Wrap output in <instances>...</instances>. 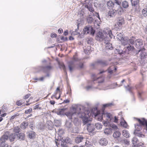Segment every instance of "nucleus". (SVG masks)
Listing matches in <instances>:
<instances>
[{
	"instance_id": "f257e3e1",
	"label": "nucleus",
	"mask_w": 147,
	"mask_h": 147,
	"mask_svg": "<svg viewBox=\"0 0 147 147\" xmlns=\"http://www.w3.org/2000/svg\"><path fill=\"white\" fill-rule=\"evenodd\" d=\"M112 34L111 30L105 32H99L97 34L96 39L98 40L101 41H109L112 38Z\"/></svg>"
},
{
	"instance_id": "f03ea898",
	"label": "nucleus",
	"mask_w": 147,
	"mask_h": 147,
	"mask_svg": "<svg viewBox=\"0 0 147 147\" xmlns=\"http://www.w3.org/2000/svg\"><path fill=\"white\" fill-rule=\"evenodd\" d=\"M137 120L139 123V124H136L135 125V129L134 131V133H137V131H140L142 129V126L146 127V129L147 131V122L144 118L140 119H137Z\"/></svg>"
},
{
	"instance_id": "7ed1b4c3",
	"label": "nucleus",
	"mask_w": 147,
	"mask_h": 147,
	"mask_svg": "<svg viewBox=\"0 0 147 147\" xmlns=\"http://www.w3.org/2000/svg\"><path fill=\"white\" fill-rule=\"evenodd\" d=\"M78 117L81 118L82 120V123L84 125L86 124L87 125L90 123L91 120L89 117V115L86 114L85 113H78Z\"/></svg>"
},
{
	"instance_id": "20e7f679",
	"label": "nucleus",
	"mask_w": 147,
	"mask_h": 147,
	"mask_svg": "<svg viewBox=\"0 0 147 147\" xmlns=\"http://www.w3.org/2000/svg\"><path fill=\"white\" fill-rule=\"evenodd\" d=\"M95 117L97 118L98 120L99 121H101L103 117H106L107 120L110 121H112V119L113 118L112 115L109 113H104L103 115H102L101 114H98V113L97 114L95 115Z\"/></svg>"
},
{
	"instance_id": "39448f33",
	"label": "nucleus",
	"mask_w": 147,
	"mask_h": 147,
	"mask_svg": "<svg viewBox=\"0 0 147 147\" xmlns=\"http://www.w3.org/2000/svg\"><path fill=\"white\" fill-rule=\"evenodd\" d=\"M77 109H76L75 107H73L72 109L70 111L67 112L66 113L65 115L69 119H75L76 115V113H79L77 112Z\"/></svg>"
},
{
	"instance_id": "423d86ee",
	"label": "nucleus",
	"mask_w": 147,
	"mask_h": 147,
	"mask_svg": "<svg viewBox=\"0 0 147 147\" xmlns=\"http://www.w3.org/2000/svg\"><path fill=\"white\" fill-rule=\"evenodd\" d=\"M85 7L87 8L89 11L91 12L90 14L92 16H95L97 18L100 19V17L98 13L95 12L94 10V9L92 7V5L90 3H88L85 5Z\"/></svg>"
},
{
	"instance_id": "0eeeda50",
	"label": "nucleus",
	"mask_w": 147,
	"mask_h": 147,
	"mask_svg": "<svg viewBox=\"0 0 147 147\" xmlns=\"http://www.w3.org/2000/svg\"><path fill=\"white\" fill-rule=\"evenodd\" d=\"M8 136L4 135L0 139V144L1 147H11L10 145H7L5 142L8 138Z\"/></svg>"
},
{
	"instance_id": "6e6552de",
	"label": "nucleus",
	"mask_w": 147,
	"mask_h": 147,
	"mask_svg": "<svg viewBox=\"0 0 147 147\" xmlns=\"http://www.w3.org/2000/svg\"><path fill=\"white\" fill-rule=\"evenodd\" d=\"M69 138H67L66 139L65 138H62L60 139L59 140H57L55 141V142L57 146H58V142H59V143H60L61 145L62 146V147H67V146L66 145V143H68L69 142Z\"/></svg>"
},
{
	"instance_id": "1a4fd4ad",
	"label": "nucleus",
	"mask_w": 147,
	"mask_h": 147,
	"mask_svg": "<svg viewBox=\"0 0 147 147\" xmlns=\"http://www.w3.org/2000/svg\"><path fill=\"white\" fill-rule=\"evenodd\" d=\"M84 34H87L90 32L91 34L94 35L95 31L93 28L90 26H86L84 28L83 30Z\"/></svg>"
},
{
	"instance_id": "9d476101",
	"label": "nucleus",
	"mask_w": 147,
	"mask_h": 147,
	"mask_svg": "<svg viewBox=\"0 0 147 147\" xmlns=\"http://www.w3.org/2000/svg\"><path fill=\"white\" fill-rule=\"evenodd\" d=\"M138 141L137 138L134 137L132 139V143L133 144V147H142L143 145L142 142L138 143Z\"/></svg>"
},
{
	"instance_id": "9b49d317",
	"label": "nucleus",
	"mask_w": 147,
	"mask_h": 147,
	"mask_svg": "<svg viewBox=\"0 0 147 147\" xmlns=\"http://www.w3.org/2000/svg\"><path fill=\"white\" fill-rule=\"evenodd\" d=\"M78 59L76 56H74L73 58V61H71L69 63V68L70 72L73 70V68L74 66V61H77Z\"/></svg>"
},
{
	"instance_id": "f8f14e48",
	"label": "nucleus",
	"mask_w": 147,
	"mask_h": 147,
	"mask_svg": "<svg viewBox=\"0 0 147 147\" xmlns=\"http://www.w3.org/2000/svg\"><path fill=\"white\" fill-rule=\"evenodd\" d=\"M113 8H114V10L116 11L119 14H121V13L123 12L122 8L120 6V5H117L116 4H113Z\"/></svg>"
},
{
	"instance_id": "ddd939ff",
	"label": "nucleus",
	"mask_w": 147,
	"mask_h": 147,
	"mask_svg": "<svg viewBox=\"0 0 147 147\" xmlns=\"http://www.w3.org/2000/svg\"><path fill=\"white\" fill-rule=\"evenodd\" d=\"M143 44V41L140 39H136L134 42V45L137 48H140V46Z\"/></svg>"
},
{
	"instance_id": "4468645a",
	"label": "nucleus",
	"mask_w": 147,
	"mask_h": 147,
	"mask_svg": "<svg viewBox=\"0 0 147 147\" xmlns=\"http://www.w3.org/2000/svg\"><path fill=\"white\" fill-rule=\"evenodd\" d=\"M61 93L60 88L59 87H58L56 90L55 93L54 95L52 96V97H55L57 99H59L60 97Z\"/></svg>"
},
{
	"instance_id": "2eb2a0df",
	"label": "nucleus",
	"mask_w": 147,
	"mask_h": 147,
	"mask_svg": "<svg viewBox=\"0 0 147 147\" xmlns=\"http://www.w3.org/2000/svg\"><path fill=\"white\" fill-rule=\"evenodd\" d=\"M87 125V130L90 133H94L95 129L94 125L89 123Z\"/></svg>"
},
{
	"instance_id": "dca6fc26",
	"label": "nucleus",
	"mask_w": 147,
	"mask_h": 147,
	"mask_svg": "<svg viewBox=\"0 0 147 147\" xmlns=\"http://www.w3.org/2000/svg\"><path fill=\"white\" fill-rule=\"evenodd\" d=\"M92 76L94 77V78H93V80L94 81H95L99 79H100V81H98V83H102L104 81V79L103 78L101 77H98L96 76V75L95 74H92Z\"/></svg>"
},
{
	"instance_id": "f3484780",
	"label": "nucleus",
	"mask_w": 147,
	"mask_h": 147,
	"mask_svg": "<svg viewBox=\"0 0 147 147\" xmlns=\"http://www.w3.org/2000/svg\"><path fill=\"white\" fill-rule=\"evenodd\" d=\"M99 143L101 146H105L108 143V141L106 138H102L99 140Z\"/></svg>"
},
{
	"instance_id": "a211bd4d",
	"label": "nucleus",
	"mask_w": 147,
	"mask_h": 147,
	"mask_svg": "<svg viewBox=\"0 0 147 147\" xmlns=\"http://www.w3.org/2000/svg\"><path fill=\"white\" fill-rule=\"evenodd\" d=\"M117 13L116 11L114 10H112L109 11L108 13L109 16H110V17H114Z\"/></svg>"
},
{
	"instance_id": "6ab92c4d",
	"label": "nucleus",
	"mask_w": 147,
	"mask_h": 147,
	"mask_svg": "<svg viewBox=\"0 0 147 147\" xmlns=\"http://www.w3.org/2000/svg\"><path fill=\"white\" fill-rule=\"evenodd\" d=\"M116 69V67L113 66L109 67L108 69V71L109 73L112 74L113 73L115 72Z\"/></svg>"
},
{
	"instance_id": "aec40b11",
	"label": "nucleus",
	"mask_w": 147,
	"mask_h": 147,
	"mask_svg": "<svg viewBox=\"0 0 147 147\" xmlns=\"http://www.w3.org/2000/svg\"><path fill=\"white\" fill-rule=\"evenodd\" d=\"M109 41L104 42L105 44V48L107 49L112 50L113 49V47L112 44L109 42Z\"/></svg>"
},
{
	"instance_id": "412c9836",
	"label": "nucleus",
	"mask_w": 147,
	"mask_h": 147,
	"mask_svg": "<svg viewBox=\"0 0 147 147\" xmlns=\"http://www.w3.org/2000/svg\"><path fill=\"white\" fill-rule=\"evenodd\" d=\"M122 25H121L119 23H118L117 22H116L114 25V29L118 31L119 30L121 29L122 27Z\"/></svg>"
},
{
	"instance_id": "4be33fe9",
	"label": "nucleus",
	"mask_w": 147,
	"mask_h": 147,
	"mask_svg": "<svg viewBox=\"0 0 147 147\" xmlns=\"http://www.w3.org/2000/svg\"><path fill=\"white\" fill-rule=\"evenodd\" d=\"M122 134L126 138H129L130 135L129 131L126 130H124L122 131Z\"/></svg>"
},
{
	"instance_id": "5701e85b",
	"label": "nucleus",
	"mask_w": 147,
	"mask_h": 147,
	"mask_svg": "<svg viewBox=\"0 0 147 147\" xmlns=\"http://www.w3.org/2000/svg\"><path fill=\"white\" fill-rule=\"evenodd\" d=\"M121 121L120 122L121 125L124 128H127L128 126L127 124L122 117H121Z\"/></svg>"
},
{
	"instance_id": "b1692460",
	"label": "nucleus",
	"mask_w": 147,
	"mask_h": 147,
	"mask_svg": "<svg viewBox=\"0 0 147 147\" xmlns=\"http://www.w3.org/2000/svg\"><path fill=\"white\" fill-rule=\"evenodd\" d=\"M128 40V38L127 37H125L124 38H123L122 40L121 41L122 44L123 45H125L129 43Z\"/></svg>"
},
{
	"instance_id": "393cba45",
	"label": "nucleus",
	"mask_w": 147,
	"mask_h": 147,
	"mask_svg": "<svg viewBox=\"0 0 147 147\" xmlns=\"http://www.w3.org/2000/svg\"><path fill=\"white\" fill-rule=\"evenodd\" d=\"M52 69L53 67L51 65H47L44 67L43 70L44 72H47L52 70Z\"/></svg>"
},
{
	"instance_id": "a878e982",
	"label": "nucleus",
	"mask_w": 147,
	"mask_h": 147,
	"mask_svg": "<svg viewBox=\"0 0 147 147\" xmlns=\"http://www.w3.org/2000/svg\"><path fill=\"white\" fill-rule=\"evenodd\" d=\"M66 127L68 128H71L72 126V122L71 120L67 121L65 124Z\"/></svg>"
},
{
	"instance_id": "bb28decb",
	"label": "nucleus",
	"mask_w": 147,
	"mask_h": 147,
	"mask_svg": "<svg viewBox=\"0 0 147 147\" xmlns=\"http://www.w3.org/2000/svg\"><path fill=\"white\" fill-rule=\"evenodd\" d=\"M124 19L123 18L120 17L117 18L115 20V22H117L118 23L122 25L124 23Z\"/></svg>"
},
{
	"instance_id": "cd10ccee",
	"label": "nucleus",
	"mask_w": 147,
	"mask_h": 147,
	"mask_svg": "<svg viewBox=\"0 0 147 147\" xmlns=\"http://www.w3.org/2000/svg\"><path fill=\"white\" fill-rule=\"evenodd\" d=\"M84 138L81 136L77 137L75 139V142L77 143H79L82 142Z\"/></svg>"
},
{
	"instance_id": "c85d7f7f",
	"label": "nucleus",
	"mask_w": 147,
	"mask_h": 147,
	"mask_svg": "<svg viewBox=\"0 0 147 147\" xmlns=\"http://www.w3.org/2000/svg\"><path fill=\"white\" fill-rule=\"evenodd\" d=\"M65 110V109L64 108L58 109L56 111V113L58 115H63L64 113V111Z\"/></svg>"
},
{
	"instance_id": "c756f323",
	"label": "nucleus",
	"mask_w": 147,
	"mask_h": 147,
	"mask_svg": "<svg viewBox=\"0 0 147 147\" xmlns=\"http://www.w3.org/2000/svg\"><path fill=\"white\" fill-rule=\"evenodd\" d=\"M114 3L112 1H109L107 3V7L109 9H111L113 8Z\"/></svg>"
},
{
	"instance_id": "7c9ffc66",
	"label": "nucleus",
	"mask_w": 147,
	"mask_h": 147,
	"mask_svg": "<svg viewBox=\"0 0 147 147\" xmlns=\"http://www.w3.org/2000/svg\"><path fill=\"white\" fill-rule=\"evenodd\" d=\"M16 137V134H12L9 136V139L11 142H12L15 140Z\"/></svg>"
},
{
	"instance_id": "2f4dec72",
	"label": "nucleus",
	"mask_w": 147,
	"mask_h": 147,
	"mask_svg": "<svg viewBox=\"0 0 147 147\" xmlns=\"http://www.w3.org/2000/svg\"><path fill=\"white\" fill-rule=\"evenodd\" d=\"M121 135V133L118 131H116L115 132L113 135V137L115 138H117L120 137Z\"/></svg>"
},
{
	"instance_id": "473e14b6",
	"label": "nucleus",
	"mask_w": 147,
	"mask_h": 147,
	"mask_svg": "<svg viewBox=\"0 0 147 147\" xmlns=\"http://www.w3.org/2000/svg\"><path fill=\"white\" fill-rule=\"evenodd\" d=\"M131 1L133 6H136L138 5L139 2V0H131Z\"/></svg>"
},
{
	"instance_id": "72a5a7b5",
	"label": "nucleus",
	"mask_w": 147,
	"mask_h": 147,
	"mask_svg": "<svg viewBox=\"0 0 147 147\" xmlns=\"http://www.w3.org/2000/svg\"><path fill=\"white\" fill-rule=\"evenodd\" d=\"M28 125V122H23L21 125V127L23 129H25Z\"/></svg>"
},
{
	"instance_id": "f704fd0d",
	"label": "nucleus",
	"mask_w": 147,
	"mask_h": 147,
	"mask_svg": "<svg viewBox=\"0 0 147 147\" xmlns=\"http://www.w3.org/2000/svg\"><path fill=\"white\" fill-rule=\"evenodd\" d=\"M18 137L20 140H24V139L25 135L23 133H20L18 135Z\"/></svg>"
},
{
	"instance_id": "c9c22d12",
	"label": "nucleus",
	"mask_w": 147,
	"mask_h": 147,
	"mask_svg": "<svg viewBox=\"0 0 147 147\" xmlns=\"http://www.w3.org/2000/svg\"><path fill=\"white\" fill-rule=\"evenodd\" d=\"M97 129H102V124H101L100 123H96L95 125Z\"/></svg>"
},
{
	"instance_id": "e433bc0d",
	"label": "nucleus",
	"mask_w": 147,
	"mask_h": 147,
	"mask_svg": "<svg viewBox=\"0 0 147 147\" xmlns=\"http://www.w3.org/2000/svg\"><path fill=\"white\" fill-rule=\"evenodd\" d=\"M35 133L34 131L30 132L28 134V136L30 138H32L34 137Z\"/></svg>"
},
{
	"instance_id": "4c0bfd02",
	"label": "nucleus",
	"mask_w": 147,
	"mask_h": 147,
	"mask_svg": "<svg viewBox=\"0 0 147 147\" xmlns=\"http://www.w3.org/2000/svg\"><path fill=\"white\" fill-rule=\"evenodd\" d=\"M122 5L124 8H127L128 6V3L127 1H125L123 2Z\"/></svg>"
},
{
	"instance_id": "58836bf2",
	"label": "nucleus",
	"mask_w": 147,
	"mask_h": 147,
	"mask_svg": "<svg viewBox=\"0 0 147 147\" xmlns=\"http://www.w3.org/2000/svg\"><path fill=\"white\" fill-rule=\"evenodd\" d=\"M87 43L88 44H92L93 43V38L91 37H89L87 39Z\"/></svg>"
},
{
	"instance_id": "ea45409f",
	"label": "nucleus",
	"mask_w": 147,
	"mask_h": 147,
	"mask_svg": "<svg viewBox=\"0 0 147 147\" xmlns=\"http://www.w3.org/2000/svg\"><path fill=\"white\" fill-rule=\"evenodd\" d=\"M87 21L88 23H91L93 20V18L92 17H90V16H88L87 18Z\"/></svg>"
},
{
	"instance_id": "a19ab883",
	"label": "nucleus",
	"mask_w": 147,
	"mask_h": 147,
	"mask_svg": "<svg viewBox=\"0 0 147 147\" xmlns=\"http://www.w3.org/2000/svg\"><path fill=\"white\" fill-rule=\"evenodd\" d=\"M110 121H103V123L104 126H110Z\"/></svg>"
},
{
	"instance_id": "79ce46f5",
	"label": "nucleus",
	"mask_w": 147,
	"mask_h": 147,
	"mask_svg": "<svg viewBox=\"0 0 147 147\" xmlns=\"http://www.w3.org/2000/svg\"><path fill=\"white\" fill-rule=\"evenodd\" d=\"M142 15L146 17L147 16V8L144 9L142 11Z\"/></svg>"
},
{
	"instance_id": "37998d69",
	"label": "nucleus",
	"mask_w": 147,
	"mask_h": 147,
	"mask_svg": "<svg viewBox=\"0 0 147 147\" xmlns=\"http://www.w3.org/2000/svg\"><path fill=\"white\" fill-rule=\"evenodd\" d=\"M128 42L130 44H131V45H133L134 44V42L135 41V39L134 37H132V39H129L128 40Z\"/></svg>"
},
{
	"instance_id": "c03bdc74",
	"label": "nucleus",
	"mask_w": 147,
	"mask_h": 147,
	"mask_svg": "<svg viewBox=\"0 0 147 147\" xmlns=\"http://www.w3.org/2000/svg\"><path fill=\"white\" fill-rule=\"evenodd\" d=\"M122 36V34L120 33L117 35V38L119 40L121 41L123 38Z\"/></svg>"
},
{
	"instance_id": "a18cd8bd",
	"label": "nucleus",
	"mask_w": 147,
	"mask_h": 147,
	"mask_svg": "<svg viewBox=\"0 0 147 147\" xmlns=\"http://www.w3.org/2000/svg\"><path fill=\"white\" fill-rule=\"evenodd\" d=\"M111 130L109 128H105L104 130V133L106 134H109L110 133Z\"/></svg>"
},
{
	"instance_id": "49530a36",
	"label": "nucleus",
	"mask_w": 147,
	"mask_h": 147,
	"mask_svg": "<svg viewBox=\"0 0 147 147\" xmlns=\"http://www.w3.org/2000/svg\"><path fill=\"white\" fill-rule=\"evenodd\" d=\"M110 126L115 130H117L118 129L117 126L113 123H111Z\"/></svg>"
},
{
	"instance_id": "de8ad7c7",
	"label": "nucleus",
	"mask_w": 147,
	"mask_h": 147,
	"mask_svg": "<svg viewBox=\"0 0 147 147\" xmlns=\"http://www.w3.org/2000/svg\"><path fill=\"white\" fill-rule=\"evenodd\" d=\"M14 131L16 133H19L20 131V129L19 127H15L13 129Z\"/></svg>"
},
{
	"instance_id": "09e8293b",
	"label": "nucleus",
	"mask_w": 147,
	"mask_h": 147,
	"mask_svg": "<svg viewBox=\"0 0 147 147\" xmlns=\"http://www.w3.org/2000/svg\"><path fill=\"white\" fill-rule=\"evenodd\" d=\"M49 123L50 125H48V128L49 129L51 130L53 128V124L51 121H50Z\"/></svg>"
},
{
	"instance_id": "8fccbe9b",
	"label": "nucleus",
	"mask_w": 147,
	"mask_h": 147,
	"mask_svg": "<svg viewBox=\"0 0 147 147\" xmlns=\"http://www.w3.org/2000/svg\"><path fill=\"white\" fill-rule=\"evenodd\" d=\"M80 34V32L78 31L77 29H76L71 34L72 35H75Z\"/></svg>"
},
{
	"instance_id": "3c124183",
	"label": "nucleus",
	"mask_w": 147,
	"mask_h": 147,
	"mask_svg": "<svg viewBox=\"0 0 147 147\" xmlns=\"http://www.w3.org/2000/svg\"><path fill=\"white\" fill-rule=\"evenodd\" d=\"M58 134L59 135L61 136L64 133V131L62 129H60L58 130Z\"/></svg>"
},
{
	"instance_id": "603ef678",
	"label": "nucleus",
	"mask_w": 147,
	"mask_h": 147,
	"mask_svg": "<svg viewBox=\"0 0 147 147\" xmlns=\"http://www.w3.org/2000/svg\"><path fill=\"white\" fill-rule=\"evenodd\" d=\"M32 109L31 108L29 109H28L26 110L25 111V113L26 114L30 113L32 112Z\"/></svg>"
},
{
	"instance_id": "864d4df0",
	"label": "nucleus",
	"mask_w": 147,
	"mask_h": 147,
	"mask_svg": "<svg viewBox=\"0 0 147 147\" xmlns=\"http://www.w3.org/2000/svg\"><path fill=\"white\" fill-rule=\"evenodd\" d=\"M127 48L129 51H132L134 49V47L133 46L130 45L127 47Z\"/></svg>"
},
{
	"instance_id": "5fc2aeb1",
	"label": "nucleus",
	"mask_w": 147,
	"mask_h": 147,
	"mask_svg": "<svg viewBox=\"0 0 147 147\" xmlns=\"http://www.w3.org/2000/svg\"><path fill=\"white\" fill-rule=\"evenodd\" d=\"M112 105V104L111 103H108L106 104H104L103 105V107H108L110 106L111 105Z\"/></svg>"
},
{
	"instance_id": "6e6d98bb",
	"label": "nucleus",
	"mask_w": 147,
	"mask_h": 147,
	"mask_svg": "<svg viewBox=\"0 0 147 147\" xmlns=\"http://www.w3.org/2000/svg\"><path fill=\"white\" fill-rule=\"evenodd\" d=\"M118 118L115 116L114 117V121H113L115 123H118Z\"/></svg>"
},
{
	"instance_id": "4d7b16f0",
	"label": "nucleus",
	"mask_w": 147,
	"mask_h": 147,
	"mask_svg": "<svg viewBox=\"0 0 147 147\" xmlns=\"http://www.w3.org/2000/svg\"><path fill=\"white\" fill-rule=\"evenodd\" d=\"M114 4H116L117 5H119L120 6V5L121 4V2H120L119 1H118V0L115 1V2L114 3Z\"/></svg>"
},
{
	"instance_id": "13d9d810",
	"label": "nucleus",
	"mask_w": 147,
	"mask_h": 147,
	"mask_svg": "<svg viewBox=\"0 0 147 147\" xmlns=\"http://www.w3.org/2000/svg\"><path fill=\"white\" fill-rule=\"evenodd\" d=\"M60 67L61 68H62L64 71L65 70V67L63 64H62L61 65Z\"/></svg>"
},
{
	"instance_id": "bf43d9fd",
	"label": "nucleus",
	"mask_w": 147,
	"mask_h": 147,
	"mask_svg": "<svg viewBox=\"0 0 147 147\" xmlns=\"http://www.w3.org/2000/svg\"><path fill=\"white\" fill-rule=\"evenodd\" d=\"M16 104L18 106H20L22 105V103L20 101H17L16 102Z\"/></svg>"
},
{
	"instance_id": "052dcab7",
	"label": "nucleus",
	"mask_w": 147,
	"mask_h": 147,
	"mask_svg": "<svg viewBox=\"0 0 147 147\" xmlns=\"http://www.w3.org/2000/svg\"><path fill=\"white\" fill-rule=\"evenodd\" d=\"M57 36V35L56 34L53 33V34H51V36L52 38H54L56 37Z\"/></svg>"
},
{
	"instance_id": "680f3d73",
	"label": "nucleus",
	"mask_w": 147,
	"mask_h": 147,
	"mask_svg": "<svg viewBox=\"0 0 147 147\" xmlns=\"http://www.w3.org/2000/svg\"><path fill=\"white\" fill-rule=\"evenodd\" d=\"M30 96V94H27L24 96V98L25 99H27Z\"/></svg>"
},
{
	"instance_id": "e2e57ef3",
	"label": "nucleus",
	"mask_w": 147,
	"mask_h": 147,
	"mask_svg": "<svg viewBox=\"0 0 147 147\" xmlns=\"http://www.w3.org/2000/svg\"><path fill=\"white\" fill-rule=\"evenodd\" d=\"M98 63L100 64H103L104 63V62L101 60H99L98 61Z\"/></svg>"
},
{
	"instance_id": "0e129e2a",
	"label": "nucleus",
	"mask_w": 147,
	"mask_h": 147,
	"mask_svg": "<svg viewBox=\"0 0 147 147\" xmlns=\"http://www.w3.org/2000/svg\"><path fill=\"white\" fill-rule=\"evenodd\" d=\"M63 34L65 36H67L68 34V32L67 30H66L64 32Z\"/></svg>"
},
{
	"instance_id": "69168bd1",
	"label": "nucleus",
	"mask_w": 147,
	"mask_h": 147,
	"mask_svg": "<svg viewBox=\"0 0 147 147\" xmlns=\"http://www.w3.org/2000/svg\"><path fill=\"white\" fill-rule=\"evenodd\" d=\"M79 66L80 68H82L83 67V64L82 63H80Z\"/></svg>"
},
{
	"instance_id": "338daca9",
	"label": "nucleus",
	"mask_w": 147,
	"mask_h": 147,
	"mask_svg": "<svg viewBox=\"0 0 147 147\" xmlns=\"http://www.w3.org/2000/svg\"><path fill=\"white\" fill-rule=\"evenodd\" d=\"M18 115H13L11 117L10 119H14L15 117H16Z\"/></svg>"
},
{
	"instance_id": "774afa93",
	"label": "nucleus",
	"mask_w": 147,
	"mask_h": 147,
	"mask_svg": "<svg viewBox=\"0 0 147 147\" xmlns=\"http://www.w3.org/2000/svg\"><path fill=\"white\" fill-rule=\"evenodd\" d=\"M58 32L59 33H61L63 32V30L61 28H60L59 29L58 31Z\"/></svg>"
}]
</instances>
